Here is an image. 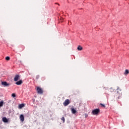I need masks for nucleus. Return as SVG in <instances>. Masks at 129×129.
<instances>
[{"mask_svg":"<svg viewBox=\"0 0 129 129\" xmlns=\"http://www.w3.org/2000/svg\"><path fill=\"white\" fill-rule=\"evenodd\" d=\"M122 96V92L121 89L118 87L117 89V93L114 94V98H116V100H119Z\"/></svg>","mask_w":129,"mask_h":129,"instance_id":"1","label":"nucleus"},{"mask_svg":"<svg viewBox=\"0 0 129 129\" xmlns=\"http://www.w3.org/2000/svg\"><path fill=\"white\" fill-rule=\"evenodd\" d=\"M100 109L98 108H97L92 110V114L93 115H98V113H100Z\"/></svg>","mask_w":129,"mask_h":129,"instance_id":"2","label":"nucleus"},{"mask_svg":"<svg viewBox=\"0 0 129 129\" xmlns=\"http://www.w3.org/2000/svg\"><path fill=\"white\" fill-rule=\"evenodd\" d=\"M37 92L38 94H42L43 93V90L41 88L37 87Z\"/></svg>","mask_w":129,"mask_h":129,"instance_id":"3","label":"nucleus"},{"mask_svg":"<svg viewBox=\"0 0 129 129\" xmlns=\"http://www.w3.org/2000/svg\"><path fill=\"white\" fill-rule=\"evenodd\" d=\"M70 103V101L69 99H66L64 101V102L63 103V105L64 106H67L68 105H69Z\"/></svg>","mask_w":129,"mask_h":129,"instance_id":"4","label":"nucleus"},{"mask_svg":"<svg viewBox=\"0 0 129 129\" xmlns=\"http://www.w3.org/2000/svg\"><path fill=\"white\" fill-rule=\"evenodd\" d=\"M20 75H16V76H15L14 81L15 82H17V81H18V80H20Z\"/></svg>","mask_w":129,"mask_h":129,"instance_id":"5","label":"nucleus"},{"mask_svg":"<svg viewBox=\"0 0 129 129\" xmlns=\"http://www.w3.org/2000/svg\"><path fill=\"white\" fill-rule=\"evenodd\" d=\"M2 84L4 86V87H9L10 85V84L8 83L6 81L2 82Z\"/></svg>","mask_w":129,"mask_h":129,"instance_id":"6","label":"nucleus"},{"mask_svg":"<svg viewBox=\"0 0 129 129\" xmlns=\"http://www.w3.org/2000/svg\"><path fill=\"white\" fill-rule=\"evenodd\" d=\"M20 119L22 122H23L25 120L24 116L23 114H21L20 116Z\"/></svg>","mask_w":129,"mask_h":129,"instance_id":"7","label":"nucleus"},{"mask_svg":"<svg viewBox=\"0 0 129 129\" xmlns=\"http://www.w3.org/2000/svg\"><path fill=\"white\" fill-rule=\"evenodd\" d=\"M2 121L5 123H8L9 122L8 119L6 117H4L2 118Z\"/></svg>","mask_w":129,"mask_h":129,"instance_id":"8","label":"nucleus"},{"mask_svg":"<svg viewBox=\"0 0 129 129\" xmlns=\"http://www.w3.org/2000/svg\"><path fill=\"white\" fill-rule=\"evenodd\" d=\"M22 83H23L22 80H20V81L16 82V84L17 85H20L21 84H22Z\"/></svg>","mask_w":129,"mask_h":129,"instance_id":"9","label":"nucleus"},{"mask_svg":"<svg viewBox=\"0 0 129 129\" xmlns=\"http://www.w3.org/2000/svg\"><path fill=\"white\" fill-rule=\"evenodd\" d=\"M71 111H72V113L73 114H75V113H76V112H77V111H76V110H75L74 108H71Z\"/></svg>","mask_w":129,"mask_h":129,"instance_id":"10","label":"nucleus"},{"mask_svg":"<svg viewBox=\"0 0 129 129\" xmlns=\"http://www.w3.org/2000/svg\"><path fill=\"white\" fill-rule=\"evenodd\" d=\"M129 74V71L128 70H125V72H124V75H128Z\"/></svg>","mask_w":129,"mask_h":129,"instance_id":"11","label":"nucleus"},{"mask_svg":"<svg viewBox=\"0 0 129 129\" xmlns=\"http://www.w3.org/2000/svg\"><path fill=\"white\" fill-rule=\"evenodd\" d=\"M24 107V104H20L19 105V108L20 109H22V108H23Z\"/></svg>","mask_w":129,"mask_h":129,"instance_id":"12","label":"nucleus"},{"mask_svg":"<svg viewBox=\"0 0 129 129\" xmlns=\"http://www.w3.org/2000/svg\"><path fill=\"white\" fill-rule=\"evenodd\" d=\"M4 101H1L0 102V107H2L3 106V105H4Z\"/></svg>","mask_w":129,"mask_h":129,"instance_id":"13","label":"nucleus"},{"mask_svg":"<svg viewBox=\"0 0 129 129\" xmlns=\"http://www.w3.org/2000/svg\"><path fill=\"white\" fill-rule=\"evenodd\" d=\"M100 105L102 107L105 108V105L100 103Z\"/></svg>","mask_w":129,"mask_h":129,"instance_id":"14","label":"nucleus"},{"mask_svg":"<svg viewBox=\"0 0 129 129\" xmlns=\"http://www.w3.org/2000/svg\"><path fill=\"white\" fill-rule=\"evenodd\" d=\"M5 59L6 60H9L10 59V58L9 56H6Z\"/></svg>","mask_w":129,"mask_h":129,"instance_id":"15","label":"nucleus"},{"mask_svg":"<svg viewBox=\"0 0 129 129\" xmlns=\"http://www.w3.org/2000/svg\"><path fill=\"white\" fill-rule=\"evenodd\" d=\"M61 120L63 121V123H64L65 122V118L64 117H61Z\"/></svg>","mask_w":129,"mask_h":129,"instance_id":"16","label":"nucleus"},{"mask_svg":"<svg viewBox=\"0 0 129 129\" xmlns=\"http://www.w3.org/2000/svg\"><path fill=\"white\" fill-rule=\"evenodd\" d=\"M77 49H83V47L80 45H79L77 47Z\"/></svg>","mask_w":129,"mask_h":129,"instance_id":"17","label":"nucleus"},{"mask_svg":"<svg viewBox=\"0 0 129 129\" xmlns=\"http://www.w3.org/2000/svg\"><path fill=\"white\" fill-rule=\"evenodd\" d=\"M16 95L15 93H13L12 94V97H16Z\"/></svg>","mask_w":129,"mask_h":129,"instance_id":"18","label":"nucleus"},{"mask_svg":"<svg viewBox=\"0 0 129 129\" xmlns=\"http://www.w3.org/2000/svg\"><path fill=\"white\" fill-rule=\"evenodd\" d=\"M39 78H40V76L39 75H37L36 76V79H38Z\"/></svg>","mask_w":129,"mask_h":129,"instance_id":"19","label":"nucleus"},{"mask_svg":"<svg viewBox=\"0 0 129 129\" xmlns=\"http://www.w3.org/2000/svg\"><path fill=\"white\" fill-rule=\"evenodd\" d=\"M88 114H85V117L87 118L88 117Z\"/></svg>","mask_w":129,"mask_h":129,"instance_id":"20","label":"nucleus"},{"mask_svg":"<svg viewBox=\"0 0 129 129\" xmlns=\"http://www.w3.org/2000/svg\"><path fill=\"white\" fill-rule=\"evenodd\" d=\"M78 50L79 51H81V50H82V49H78Z\"/></svg>","mask_w":129,"mask_h":129,"instance_id":"21","label":"nucleus"},{"mask_svg":"<svg viewBox=\"0 0 129 129\" xmlns=\"http://www.w3.org/2000/svg\"><path fill=\"white\" fill-rule=\"evenodd\" d=\"M55 5H58V6H59V4L58 3H55Z\"/></svg>","mask_w":129,"mask_h":129,"instance_id":"22","label":"nucleus"}]
</instances>
